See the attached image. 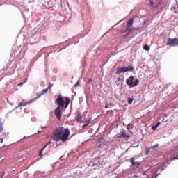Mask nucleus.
Masks as SVG:
<instances>
[{
	"label": "nucleus",
	"mask_w": 178,
	"mask_h": 178,
	"mask_svg": "<svg viewBox=\"0 0 178 178\" xmlns=\"http://www.w3.org/2000/svg\"><path fill=\"white\" fill-rule=\"evenodd\" d=\"M56 104L58 105V107L54 111L55 116L57 118L58 120L60 122V120H62V110L63 108H67V106H69L70 98L67 97L63 98L62 95L60 94L56 99Z\"/></svg>",
	"instance_id": "1"
},
{
	"label": "nucleus",
	"mask_w": 178,
	"mask_h": 178,
	"mask_svg": "<svg viewBox=\"0 0 178 178\" xmlns=\"http://www.w3.org/2000/svg\"><path fill=\"white\" fill-rule=\"evenodd\" d=\"M69 136H70L69 128L58 127L54 131L52 140L56 143H58V141H63V143H65L69 140Z\"/></svg>",
	"instance_id": "2"
},
{
	"label": "nucleus",
	"mask_w": 178,
	"mask_h": 178,
	"mask_svg": "<svg viewBox=\"0 0 178 178\" xmlns=\"http://www.w3.org/2000/svg\"><path fill=\"white\" fill-rule=\"evenodd\" d=\"M134 22V18H130L129 20L127 22V32L125 35H124L122 37L123 38H127L129 35H130V33H131V30H133V23Z\"/></svg>",
	"instance_id": "3"
},
{
	"label": "nucleus",
	"mask_w": 178,
	"mask_h": 178,
	"mask_svg": "<svg viewBox=\"0 0 178 178\" xmlns=\"http://www.w3.org/2000/svg\"><path fill=\"white\" fill-rule=\"evenodd\" d=\"M133 70H134V67L131 65L129 67H119L115 74H120L121 73H126V72H133Z\"/></svg>",
	"instance_id": "4"
},
{
	"label": "nucleus",
	"mask_w": 178,
	"mask_h": 178,
	"mask_svg": "<svg viewBox=\"0 0 178 178\" xmlns=\"http://www.w3.org/2000/svg\"><path fill=\"white\" fill-rule=\"evenodd\" d=\"M167 45H172V47H177L178 39L176 38L174 39L169 38L167 41Z\"/></svg>",
	"instance_id": "5"
},
{
	"label": "nucleus",
	"mask_w": 178,
	"mask_h": 178,
	"mask_svg": "<svg viewBox=\"0 0 178 178\" xmlns=\"http://www.w3.org/2000/svg\"><path fill=\"white\" fill-rule=\"evenodd\" d=\"M116 138H130V135L124 131H121L116 135Z\"/></svg>",
	"instance_id": "6"
},
{
	"label": "nucleus",
	"mask_w": 178,
	"mask_h": 178,
	"mask_svg": "<svg viewBox=\"0 0 178 178\" xmlns=\"http://www.w3.org/2000/svg\"><path fill=\"white\" fill-rule=\"evenodd\" d=\"M36 99H31V100H29V101H24V100H22L18 105L19 108H20V106H26V105H30V104H31L33 101H35Z\"/></svg>",
	"instance_id": "7"
},
{
	"label": "nucleus",
	"mask_w": 178,
	"mask_h": 178,
	"mask_svg": "<svg viewBox=\"0 0 178 178\" xmlns=\"http://www.w3.org/2000/svg\"><path fill=\"white\" fill-rule=\"evenodd\" d=\"M129 162H131L132 166H134L135 169H137V168L140 166V162H136V161H134V157L131 158Z\"/></svg>",
	"instance_id": "8"
},
{
	"label": "nucleus",
	"mask_w": 178,
	"mask_h": 178,
	"mask_svg": "<svg viewBox=\"0 0 178 178\" xmlns=\"http://www.w3.org/2000/svg\"><path fill=\"white\" fill-rule=\"evenodd\" d=\"M49 90V89L47 88L46 89H43L42 93H37V97H35V99H38V98H40V97H42L44 94H47Z\"/></svg>",
	"instance_id": "9"
},
{
	"label": "nucleus",
	"mask_w": 178,
	"mask_h": 178,
	"mask_svg": "<svg viewBox=\"0 0 178 178\" xmlns=\"http://www.w3.org/2000/svg\"><path fill=\"white\" fill-rule=\"evenodd\" d=\"M134 80V76H129V79L126 80V83L127 86H130V87H133V81Z\"/></svg>",
	"instance_id": "10"
},
{
	"label": "nucleus",
	"mask_w": 178,
	"mask_h": 178,
	"mask_svg": "<svg viewBox=\"0 0 178 178\" xmlns=\"http://www.w3.org/2000/svg\"><path fill=\"white\" fill-rule=\"evenodd\" d=\"M82 119H83V117L81 116V115H80V113H78L77 116H76V122H79L80 123H83Z\"/></svg>",
	"instance_id": "11"
},
{
	"label": "nucleus",
	"mask_w": 178,
	"mask_h": 178,
	"mask_svg": "<svg viewBox=\"0 0 178 178\" xmlns=\"http://www.w3.org/2000/svg\"><path fill=\"white\" fill-rule=\"evenodd\" d=\"M99 165H101V163L98 162V163H95L92 164V166L94 168V169H98V168H99Z\"/></svg>",
	"instance_id": "12"
},
{
	"label": "nucleus",
	"mask_w": 178,
	"mask_h": 178,
	"mask_svg": "<svg viewBox=\"0 0 178 178\" xmlns=\"http://www.w3.org/2000/svg\"><path fill=\"white\" fill-rule=\"evenodd\" d=\"M90 122H91V118H89V120L86 122V124H84L82 126V127H83V129L86 128V127H87L88 125L90 124Z\"/></svg>",
	"instance_id": "13"
},
{
	"label": "nucleus",
	"mask_w": 178,
	"mask_h": 178,
	"mask_svg": "<svg viewBox=\"0 0 178 178\" xmlns=\"http://www.w3.org/2000/svg\"><path fill=\"white\" fill-rule=\"evenodd\" d=\"M139 83L140 81H138V79H136L134 83H132V87H136Z\"/></svg>",
	"instance_id": "14"
},
{
	"label": "nucleus",
	"mask_w": 178,
	"mask_h": 178,
	"mask_svg": "<svg viewBox=\"0 0 178 178\" xmlns=\"http://www.w3.org/2000/svg\"><path fill=\"white\" fill-rule=\"evenodd\" d=\"M158 6H159L158 4L154 6H152L151 8V10H152L153 12H155V10H156L158 9Z\"/></svg>",
	"instance_id": "15"
},
{
	"label": "nucleus",
	"mask_w": 178,
	"mask_h": 178,
	"mask_svg": "<svg viewBox=\"0 0 178 178\" xmlns=\"http://www.w3.org/2000/svg\"><path fill=\"white\" fill-rule=\"evenodd\" d=\"M134 99L133 97H129V98H128V104H133Z\"/></svg>",
	"instance_id": "16"
},
{
	"label": "nucleus",
	"mask_w": 178,
	"mask_h": 178,
	"mask_svg": "<svg viewBox=\"0 0 178 178\" xmlns=\"http://www.w3.org/2000/svg\"><path fill=\"white\" fill-rule=\"evenodd\" d=\"M50 144H52V142L49 141V143H47L43 148H42V149H45V148H47V147H48V145H49Z\"/></svg>",
	"instance_id": "17"
},
{
	"label": "nucleus",
	"mask_w": 178,
	"mask_h": 178,
	"mask_svg": "<svg viewBox=\"0 0 178 178\" xmlns=\"http://www.w3.org/2000/svg\"><path fill=\"white\" fill-rule=\"evenodd\" d=\"M143 49H145V51H149V46H148V45H145L144 47H143Z\"/></svg>",
	"instance_id": "18"
},
{
	"label": "nucleus",
	"mask_w": 178,
	"mask_h": 178,
	"mask_svg": "<svg viewBox=\"0 0 178 178\" xmlns=\"http://www.w3.org/2000/svg\"><path fill=\"white\" fill-rule=\"evenodd\" d=\"M44 152V149H40V152H39V156H44L42 155V152Z\"/></svg>",
	"instance_id": "19"
},
{
	"label": "nucleus",
	"mask_w": 178,
	"mask_h": 178,
	"mask_svg": "<svg viewBox=\"0 0 178 178\" xmlns=\"http://www.w3.org/2000/svg\"><path fill=\"white\" fill-rule=\"evenodd\" d=\"M159 147V144H156L154 145V146H152V149H155L156 148H158Z\"/></svg>",
	"instance_id": "20"
},
{
	"label": "nucleus",
	"mask_w": 178,
	"mask_h": 178,
	"mask_svg": "<svg viewBox=\"0 0 178 178\" xmlns=\"http://www.w3.org/2000/svg\"><path fill=\"white\" fill-rule=\"evenodd\" d=\"M26 81H27V79L24 82L18 83V86L22 87V86H23V84H24V83H26Z\"/></svg>",
	"instance_id": "21"
},
{
	"label": "nucleus",
	"mask_w": 178,
	"mask_h": 178,
	"mask_svg": "<svg viewBox=\"0 0 178 178\" xmlns=\"http://www.w3.org/2000/svg\"><path fill=\"white\" fill-rule=\"evenodd\" d=\"M1 131H3V126H2V123L0 122V133H1Z\"/></svg>",
	"instance_id": "22"
},
{
	"label": "nucleus",
	"mask_w": 178,
	"mask_h": 178,
	"mask_svg": "<svg viewBox=\"0 0 178 178\" xmlns=\"http://www.w3.org/2000/svg\"><path fill=\"white\" fill-rule=\"evenodd\" d=\"M130 129H133V124H129L127 125V129L130 130Z\"/></svg>",
	"instance_id": "23"
},
{
	"label": "nucleus",
	"mask_w": 178,
	"mask_h": 178,
	"mask_svg": "<svg viewBox=\"0 0 178 178\" xmlns=\"http://www.w3.org/2000/svg\"><path fill=\"white\" fill-rule=\"evenodd\" d=\"M127 25L126 26L125 30L121 31V33H122V34H124V33H129V31H127Z\"/></svg>",
	"instance_id": "24"
},
{
	"label": "nucleus",
	"mask_w": 178,
	"mask_h": 178,
	"mask_svg": "<svg viewBox=\"0 0 178 178\" xmlns=\"http://www.w3.org/2000/svg\"><path fill=\"white\" fill-rule=\"evenodd\" d=\"M52 87H54V83H49V86H48V89L51 90V88H52Z\"/></svg>",
	"instance_id": "25"
},
{
	"label": "nucleus",
	"mask_w": 178,
	"mask_h": 178,
	"mask_svg": "<svg viewBox=\"0 0 178 178\" xmlns=\"http://www.w3.org/2000/svg\"><path fill=\"white\" fill-rule=\"evenodd\" d=\"M149 6H154V1L152 0L149 1Z\"/></svg>",
	"instance_id": "26"
},
{
	"label": "nucleus",
	"mask_w": 178,
	"mask_h": 178,
	"mask_svg": "<svg viewBox=\"0 0 178 178\" xmlns=\"http://www.w3.org/2000/svg\"><path fill=\"white\" fill-rule=\"evenodd\" d=\"M152 130H156L158 129V127L156 125L152 127Z\"/></svg>",
	"instance_id": "27"
},
{
	"label": "nucleus",
	"mask_w": 178,
	"mask_h": 178,
	"mask_svg": "<svg viewBox=\"0 0 178 178\" xmlns=\"http://www.w3.org/2000/svg\"><path fill=\"white\" fill-rule=\"evenodd\" d=\"M163 3V1H162V0H160L159 3H157L158 6H159V5H162Z\"/></svg>",
	"instance_id": "28"
},
{
	"label": "nucleus",
	"mask_w": 178,
	"mask_h": 178,
	"mask_svg": "<svg viewBox=\"0 0 178 178\" xmlns=\"http://www.w3.org/2000/svg\"><path fill=\"white\" fill-rule=\"evenodd\" d=\"M156 126L157 127H159V126H161V122H157L156 124Z\"/></svg>",
	"instance_id": "29"
},
{
	"label": "nucleus",
	"mask_w": 178,
	"mask_h": 178,
	"mask_svg": "<svg viewBox=\"0 0 178 178\" xmlns=\"http://www.w3.org/2000/svg\"><path fill=\"white\" fill-rule=\"evenodd\" d=\"M149 149H151V147L149 148V149H147L146 150V152H145V154H148V152H149Z\"/></svg>",
	"instance_id": "30"
},
{
	"label": "nucleus",
	"mask_w": 178,
	"mask_h": 178,
	"mask_svg": "<svg viewBox=\"0 0 178 178\" xmlns=\"http://www.w3.org/2000/svg\"><path fill=\"white\" fill-rule=\"evenodd\" d=\"M0 143H3V138H0Z\"/></svg>",
	"instance_id": "31"
},
{
	"label": "nucleus",
	"mask_w": 178,
	"mask_h": 178,
	"mask_svg": "<svg viewBox=\"0 0 178 178\" xmlns=\"http://www.w3.org/2000/svg\"><path fill=\"white\" fill-rule=\"evenodd\" d=\"M108 107H109V106H108V104L105 105V109H108Z\"/></svg>",
	"instance_id": "32"
},
{
	"label": "nucleus",
	"mask_w": 178,
	"mask_h": 178,
	"mask_svg": "<svg viewBox=\"0 0 178 178\" xmlns=\"http://www.w3.org/2000/svg\"><path fill=\"white\" fill-rule=\"evenodd\" d=\"M79 85V81L74 85V87H77Z\"/></svg>",
	"instance_id": "33"
},
{
	"label": "nucleus",
	"mask_w": 178,
	"mask_h": 178,
	"mask_svg": "<svg viewBox=\"0 0 178 178\" xmlns=\"http://www.w3.org/2000/svg\"><path fill=\"white\" fill-rule=\"evenodd\" d=\"M2 176H5V172H3V173L2 174Z\"/></svg>",
	"instance_id": "34"
},
{
	"label": "nucleus",
	"mask_w": 178,
	"mask_h": 178,
	"mask_svg": "<svg viewBox=\"0 0 178 178\" xmlns=\"http://www.w3.org/2000/svg\"><path fill=\"white\" fill-rule=\"evenodd\" d=\"M72 177H67L66 178H72Z\"/></svg>",
	"instance_id": "35"
},
{
	"label": "nucleus",
	"mask_w": 178,
	"mask_h": 178,
	"mask_svg": "<svg viewBox=\"0 0 178 178\" xmlns=\"http://www.w3.org/2000/svg\"><path fill=\"white\" fill-rule=\"evenodd\" d=\"M90 81H91V79H88V82L90 83Z\"/></svg>",
	"instance_id": "36"
},
{
	"label": "nucleus",
	"mask_w": 178,
	"mask_h": 178,
	"mask_svg": "<svg viewBox=\"0 0 178 178\" xmlns=\"http://www.w3.org/2000/svg\"><path fill=\"white\" fill-rule=\"evenodd\" d=\"M172 9H176L175 7H172Z\"/></svg>",
	"instance_id": "37"
},
{
	"label": "nucleus",
	"mask_w": 178,
	"mask_h": 178,
	"mask_svg": "<svg viewBox=\"0 0 178 178\" xmlns=\"http://www.w3.org/2000/svg\"><path fill=\"white\" fill-rule=\"evenodd\" d=\"M101 147V145H99L98 146V147Z\"/></svg>",
	"instance_id": "38"
},
{
	"label": "nucleus",
	"mask_w": 178,
	"mask_h": 178,
	"mask_svg": "<svg viewBox=\"0 0 178 178\" xmlns=\"http://www.w3.org/2000/svg\"><path fill=\"white\" fill-rule=\"evenodd\" d=\"M1 79L0 78V80H1Z\"/></svg>",
	"instance_id": "39"
}]
</instances>
